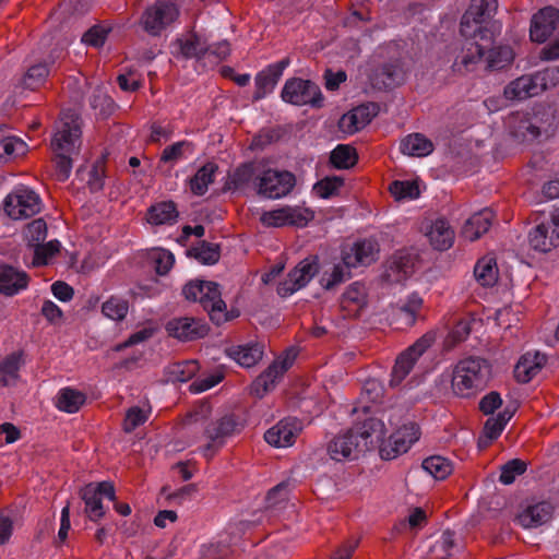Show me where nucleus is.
I'll return each instance as SVG.
<instances>
[{
    "instance_id": "nucleus-1",
    "label": "nucleus",
    "mask_w": 559,
    "mask_h": 559,
    "mask_svg": "<svg viewBox=\"0 0 559 559\" xmlns=\"http://www.w3.org/2000/svg\"><path fill=\"white\" fill-rule=\"evenodd\" d=\"M491 374L492 367L486 358L474 355L464 357L453 368L452 390L461 397L473 396L487 386Z\"/></svg>"
},
{
    "instance_id": "nucleus-2",
    "label": "nucleus",
    "mask_w": 559,
    "mask_h": 559,
    "mask_svg": "<svg viewBox=\"0 0 559 559\" xmlns=\"http://www.w3.org/2000/svg\"><path fill=\"white\" fill-rule=\"evenodd\" d=\"M186 299L198 301L209 313L211 321L221 325L235 317L233 312L227 311L225 301L222 299L219 285L211 281L194 280L187 283L182 288Z\"/></svg>"
},
{
    "instance_id": "nucleus-3",
    "label": "nucleus",
    "mask_w": 559,
    "mask_h": 559,
    "mask_svg": "<svg viewBox=\"0 0 559 559\" xmlns=\"http://www.w3.org/2000/svg\"><path fill=\"white\" fill-rule=\"evenodd\" d=\"M497 0H471L468 9L465 11L460 23V33L465 39H476L483 31L489 29L492 37L500 34L501 25L492 21L497 12Z\"/></svg>"
},
{
    "instance_id": "nucleus-4",
    "label": "nucleus",
    "mask_w": 559,
    "mask_h": 559,
    "mask_svg": "<svg viewBox=\"0 0 559 559\" xmlns=\"http://www.w3.org/2000/svg\"><path fill=\"white\" fill-rule=\"evenodd\" d=\"M246 424L243 416L237 413H227L209 423L204 429V436L209 439L204 445V455L212 457L225 444L226 439L240 433Z\"/></svg>"
},
{
    "instance_id": "nucleus-5",
    "label": "nucleus",
    "mask_w": 559,
    "mask_h": 559,
    "mask_svg": "<svg viewBox=\"0 0 559 559\" xmlns=\"http://www.w3.org/2000/svg\"><path fill=\"white\" fill-rule=\"evenodd\" d=\"M296 186V177L288 170L263 169L255 178L257 193L265 199H281L288 195Z\"/></svg>"
},
{
    "instance_id": "nucleus-6",
    "label": "nucleus",
    "mask_w": 559,
    "mask_h": 559,
    "mask_svg": "<svg viewBox=\"0 0 559 559\" xmlns=\"http://www.w3.org/2000/svg\"><path fill=\"white\" fill-rule=\"evenodd\" d=\"M281 97L285 103L294 106L310 105L313 108H321L324 100L319 85L301 78L288 79L283 86Z\"/></svg>"
},
{
    "instance_id": "nucleus-7",
    "label": "nucleus",
    "mask_w": 559,
    "mask_h": 559,
    "mask_svg": "<svg viewBox=\"0 0 559 559\" xmlns=\"http://www.w3.org/2000/svg\"><path fill=\"white\" fill-rule=\"evenodd\" d=\"M3 210L12 219L28 218L41 211V199L33 189L22 185L5 197Z\"/></svg>"
},
{
    "instance_id": "nucleus-8",
    "label": "nucleus",
    "mask_w": 559,
    "mask_h": 559,
    "mask_svg": "<svg viewBox=\"0 0 559 559\" xmlns=\"http://www.w3.org/2000/svg\"><path fill=\"white\" fill-rule=\"evenodd\" d=\"M436 340V331L430 330L397 356L390 380L391 386L399 385L406 378L416 361L433 345Z\"/></svg>"
},
{
    "instance_id": "nucleus-9",
    "label": "nucleus",
    "mask_w": 559,
    "mask_h": 559,
    "mask_svg": "<svg viewBox=\"0 0 559 559\" xmlns=\"http://www.w3.org/2000/svg\"><path fill=\"white\" fill-rule=\"evenodd\" d=\"M492 33L489 29L483 31V34L477 35L476 39H466L467 44L462 49L461 53L455 58L452 70L459 74H465L474 70V67L487 53L495 43Z\"/></svg>"
},
{
    "instance_id": "nucleus-10",
    "label": "nucleus",
    "mask_w": 559,
    "mask_h": 559,
    "mask_svg": "<svg viewBox=\"0 0 559 559\" xmlns=\"http://www.w3.org/2000/svg\"><path fill=\"white\" fill-rule=\"evenodd\" d=\"M81 117L74 112L64 114L51 139L52 152L73 153L81 145Z\"/></svg>"
},
{
    "instance_id": "nucleus-11",
    "label": "nucleus",
    "mask_w": 559,
    "mask_h": 559,
    "mask_svg": "<svg viewBox=\"0 0 559 559\" xmlns=\"http://www.w3.org/2000/svg\"><path fill=\"white\" fill-rule=\"evenodd\" d=\"M80 497L85 503L86 516L96 523L105 515L103 498L116 501V491L110 481L90 483L80 490Z\"/></svg>"
},
{
    "instance_id": "nucleus-12",
    "label": "nucleus",
    "mask_w": 559,
    "mask_h": 559,
    "mask_svg": "<svg viewBox=\"0 0 559 559\" xmlns=\"http://www.w3.org/2000/svg\"><path fill=\"white\" fill-rule=\"evenodd\" d=\"M179 16L177 7L168 1L157 0L146 8L141 16L143 29L152 36H158Z\"/></svg>"
},
{
    "instance_id": "nucleus-13",
    "label": "nucleus",
    "mask_w": 559,
    "mask_h": 559,
    "mask_svg": "<svg viewBox=\"0 0 559 559\" xmlns=\"http://www.w3.org/2000/svg\"><path fill=\"white\" fill-rule=\"evenodd\" d=\"M319 272L318 257H309L300 261L287 274V278L277 286V294L287 297L305 287Z\"/></svg>"
},
{
    "instance_id": "nucleus-14",
    "label": "nucleus",
    "mask_w": 559,
    "mask_h": 559,
    "mask_svg": "<svg viewBox=\"0 0 559 559\" xmlns=\"http://www.w3.org/2000/svg\"><path fill=\"white\" fill-rule=\"evenodd\" d=\"M419 426L416 423H408L393 432L388 442L380 445V456L383 460H393L406 453L419 438Z\"/></svg>"
},
{
    "instance_id": "nucleus-15",
    "label": "nucleus",
    "mask_w": 559,
    "mask_h": 559,
    "mask_svg": "<svg viewBox=\"0 0 559 559\" xmlns=\"http://www.w3.org/2000/svg\"><path fill=\"white\" fill-rule=\"evenodd\" d=\"M371 85L379 91H386L402 85L406 70L400 58L390 59L374 68L369 76Z\"/></svg>"
},
{
    "instance_id": "nucleus-16",
    "label": "nucleus",
    "mask_w": 559,
    "mask_h": 559,
    "mask_svg": "<svg viewBox=\"0 0 559 559\" xmlns=\"http://www.w3.org/2000/svg\"><path fill=\"white\" fill-rule=\"evenodd\" d=\"M295 353L287 352L286 356L280 360H274L251 384V393L257 397H263L272 391L277 381L293 366Z\"/></svg>"
},
{
    "instance_id": "nucleus-17",
    "label": "nucleus",
    "mask_w": 559,
    "mask_h": 559,
    "mask_svg": "<svg viewBox=\"0 0 559 559\" xmlns=\"http://www.w3.org/2000/svg\"><path fill=\"white\" fill-rule=\"evenodd\" d=\"M166 331L181 342H192L205 337L210 332V326L203 319L179 317L167 322Z\"/></svg>"
},
{
    "instance_id": "nucleus-18",
    "label": "nucleus",
    "mask_w": 559,
    "mask_h": 559,
    "mask_svg": "<svg viewBox=\"0 0 559 559\" xmlns=\"http://www.w3.org/2000/svg\"><path fill=\"white\" fill-rule=\"evenodd\" d=\"M328 453L332 460H357L366 453V442H359L355 429L349 428L343 435L334 437L328 444Z\"/></svg>"
},
{
    "instance_id": "nucleus-19",
    "label": "nucleus",
    "mask_w": 559,
    "mask_h": 559,
    "mask_svg": "<svg viewBox=\"0 0 559 559\" xmlns=\"http://www.w3.org/2000/svg\"><path fill=\"white\" fill-rule=\"evenodd\" d=\"M528 243L539 252H549L559 246V215H552L550 222L540 223L528 234Z\"/></svg>"
},
{
    "instance_id": "nucleus-20",
    "label": "nucleus",
    "mask_w": 559,
    "mask_h": 559,
    "mask_svg": "<svg viewBox=\"0 0 559 559\" xmlns=\"http://www.w3.org/2000/svg\"><path fill=\"white\" fill-rule=\"evenodd\" d=\"M379 253V245L372 239L356 241L348 250H343L342 261L346 267L370 265Z\"/></svg>"
},
{
    "instance_id": "nucleus-21",
    "label": "nucleus",
    "mask_w": 559,
    "mask_h": 559,
    "mask_svg": "<svg viewBox=\"0 0 559 559\" xmlns=\"http://www.w3.org/2000/svg\"><path fill=\"white\" fill-rule=\"evenodd\" d=\"M559 22V10L546 7L535 13L531 21L530 35L533 41L544 43L554 33Z\"/></svg>"
},
{
    "instance_id": "nucleus-22",
    "label": "nucleus",
    "mask_w": 559,
    "mask_h": 559,
    "mask_svg": "<svg viewBox=\"0 0 559 559\" xmlns=\"http://www.w3.org/2000/svg\"><path fill=\"white\" fill-rule=\"evenodd\" d=\"M368 304V293L365 284L354 282L343 293L340 301L344 318H357Z\"/></svg>"
},
{
    "instance_id": "nucleus-23",
    "label": "nucleus",
    "mask_w": 559,
    "mask_h": 559,
    "mask_svg": "<svg viewBox=\"0 0 559 559\" xmlns=\"http://www.w3.org/2000/svg\"><path fill=\"white\" fill-rule=\"evenodd\" d=\"M377 109L378 105L374 103L360 105L343 115L338 121V127L343 132L354 134L371 122L377 115Z\"/></svg>"
},
{
    "instance_id": "nucleus-24",
    "label": "nucleus",
    "mask_w": 559,
    "mask_h": 559,
    "mask_svg": "<svg viewBox=\"0 0 559 559\" xmlns=\"http://www.w3.org/2000/svg\"><path fill=\"white\" fill-rule=\"evenodd\" d=\"M289 62V58H284L278 62L267 66L263 71L257 74L253 100L264 98L266 94L274 90L283 74V71L288 67Z\"/></svg>"
},
{
    "instance_id": "nucleus-25",
    "label": "nucleus",
    "mask_w": 559,
    "mask_h": 559,
    "mask_svg": "<svg viewBox=\"0 0 559 559\" xmlns=\"http://www.w3.org/2000/svg\"><path fill=\"white\" fill-rule=\"evenodd\" d=\"M423 308L424 300L418 294L408 296L406 301L393 312V322L396 328L401 330L412 328L418 319H424Z\"/></svg>"
},
{
    "instance_id": "nucleus-26",
    "label": "nucleus",
    "mask_w": 559,
    "mask_h": 559,
    "mask_svg": "<svg viewBox=\"0 0 559 559\" xmlns=\"http://www.w3.org/2000/svg\"><path fill=\"white\" fill-rule=\"evenodd\" d=\"M355 429V436L359 442H366V452L373 449L376 443L382 441L384 436V424L376 417H367L362 421H357L352 427Z\"/></svg>"
},
{
    "instance_id": "nucleus-27",
    "label": "nucleus",
    "mask_w": 559,
    "mask_h": 559,
    "mask_svg": "<svg viewBox=\"0 0 559 559\" xmlns=\"http://www.w3.org/2000/svg\"><path fill=\"white\" fill-rule=\"evenodd\" d=\"M29 276L11 265H0V294L13 296L28 286Z\"/></svg>"
},
{
    "instance_id": "nucleus-28",
    "label": "nucleus",
    "mask_w": 559,
    "mask_h": 559,
    "mask_svg": "<svg viewBox=\"0 0 559 559\" xmlns=\"http://www.w3.org/2000/svg\"><path fill=\"white\" fill-rule=\"evenodd\" d=\"M174 45L178 47V53L183 59L201 60L210 51L207 43L194 31L189 32L185 37L177 38Z\"/></svg>"
},
{
    "instance_id": "nucleus-29",
    "label": "nucleus",
    "mask_w": 559,
    "mask_h": 559,
    "mask_svg": "<svg viewBox=\"0 0 559 559\" xmlns=\"http://www.w3.org/2000/svg\"><path fill=\"white\" fill-rule=\"evenodd\" d=\"M547 357L544 354L530 353L523 355L514 367V378L520 383L530 382L546 365Z\"/></svg>"
},
{
    "instance_id": "nucleus-30",
    "label": "nucleus",
    "mask_w": 559,
    "mask_h": 559,
    "mask_svg": "<svg viewBox=\"0 0 559 559\" xmlns=\"http://www.w3.org/2000/svg\"><path fill=\"white\" fill-rule=\"evenodd\" d=\"M552 513V504L547 501H542L527 507L521 514H519L518 521L523 527H537L550 521Z\"/></svg>"
},
{
    "instance_id": "nucleus-31",
    "label": "nucleus",
    "mask_w": 559,
    "mask_h": 559,
    "mask_svg": "<svg viewBox=\"0 0 559 559\" xmlns=\"http://www.w3.org/2000/svg\"><path fill=\"white\" fill-rule=\"evenodd\" d=\"M24 353L13 352L0 361V389L14 385L20 379V370L24 366Z\"/></svg>"
},
{
    "instance_id": "nucleus-32",
    "label": "nucleus",
    "mask_w": 559,
    "mask_h": 559,
    "mask_svg": "<svg viewBox=\"0 0 559 559\" xmlns=\"http://www.w3.org/2000/svg\"><path fill=\"white\" fill-rule=\"evenodd\" d=\"M493 218L492 211L485 209L469 217L462 228V235L469 241L479 239L486 234Z\"/></svg>"
},
{
    "instance_id": "nucleus-33",
    "label": "nucleus",
    "mask_w": 559,
    "mask_h": 559,
    "mask_svg": "<svg viewBox=\"0 0 559 559\" xmlns=\"http://www.w3.org/2000/svg\"><path fill=\"white\" fill-rule=\"evenodd\" d=\"M264 345L261 343H250L247 345H240L231 347L228 354L234 358L240 366L250 368L259 362L263 356Z\"/></svg>"
},
{
    "instance_id": "nucleus-34",
    "label": "nucleus",
    "mask_w": 559,
    "mask_h": 559,
    "mask_svg": "<svg viewBox=\"0 0 559 559\" xmlns=\"http://www.w3.org/2000/svg\"><path fill=\"white\" fill-rule=\"evenodd\" d=\"M258 175L259 173L253 162L242 163L231 174H229L228 179L225 183V189H242L252 180L254 182Z\"/></svg>"
},
{
    "instance_id": "nucleus-35",
    "label": "nucleus",
    "mask_w": 559,
    "mask_h": 559,
    "mask_svg": "<svg viewBox=\"0 0 559 559\" xmlns=\"http://www.w3.org/2000/svg\"><path fill=\"white\" fill-rule=\"evenodd\" d=\"M428 237L435 249L443 251L453 245L454 231L445 219L439 218L432 224Z\"/></svg>"
},
{
    "instance_id": "nucleus-36",
    "label": "nucleus",
    "mask_w": 559,
    "mask_h": 559,
    "mask_svg": "<svg viewBox=\"0 0 559 559\" xmlns=\"http://www.w3.org/2000/svg\"><path fill=\"white\" fill-rule=\"evenodd\" d=\"M147 222L154 225L173 224L178 217L177 205L174 201H164L147 210Z\"/></svg>"
},
{
    "instance_id": "nucleus-37",
    "label": "nucleus",
    "mask_w": 559,
    "mask_h": 559,
    "mask_svg": "<svg viewBox=\"0 0 559 559\" xmlns=\"http://www.w3.org/2000/svg\"><path fill=\"white\" fill-rule=\"evenodd\" d=\"M474 276L481 286H493L499 276L496 259L491 257H483L479 259L474 267Z\"/></svg>"
},
{
    "instance_id": "nucleus-38",
    "label": "nucleus",
    "mask_w": 559,
    "mask_h": 559,
    "mask_svg": "<svg viewBox=\"0 0 559 559\" xmlns=\"http://www.w3.org/2000/svg\"><path fill=\"white\" fill-rule=\"evenodd\" d=\"M433 151L432 142L421 133H413L401 141V152L411 156H427Z\"/></svg>"
},
{
    "instance_id": "nucleus-39",
    "label": "nucleus",
    "mask_w": 559,
    "mask_h": 559,
    "mask_svg": "<svg viewBox=\"0 0 559 559\" xmlns=\"http://www.w3.org/2000/svg\"><path fill=\"white\" fill-rule=\"evenodd\" d=\"M86 395L73 388H63L58 392L56 406L66 413H76L85 404Z\"/></svg>"
},
{
    "instance_id": "nucleus-40",
    "label": "nucleus",
    "mask_w": 559,
    "mask_h": 559,
    "mask_svg": "<svg viewBox=\"0 0 559 559\" xmlns=\"http://www.w3.org/2000/svg\"><path fill=\"white\" fill-rule=\"evenodd\" d=\"M190 258H194L202 264L213 265L218 262L221 258V246L217 243L201 240L187 250Z\"/></svg>"
},
{
    "instance_id": "nucleus-41",
    "label": "nucleus",
    "mask_w": 559,
    "mask_h": 559,
    "mask_svg": "<svg viewBox=\"0 0 559 559\" xmlns=\"http://www.w3.org/2000/svg\"><path fill=\"white\" fill-rule=\"evenodd\" d=\"M218 170L217 164L207 162L198 169L195 175L190 179V189L195 195H203L209 186L214 182L215 173Z\"/></svg>"
},
{
    "instance_id": "nucleus-42",
    "label": "nucleus",
    "mask_w": 559,
    "mask_h": 559,
    "mask_svg": "<svg viewBox=\"0 0 559 559\" xmlns=\"http://www.w3.org/2000/svg\"><path fill=\"white\" fill-rule=\"evenodd\" d=\"M296 433L289 427L288 419L281 420L264 433L265 441L274 447H288L295 441Z\"/></svg>"
},
{
    "instance_id": "nucleus-43",
    "label": "nucleus",
    "mask_w": 559,
    "mask_h": 559,
    "mask_svg": "<svg viewBox=\"0 0 559 559\" xmlns=\"http://www.w3.org/2000/svg\"><path fill=\"white\" fill-rule=\"evenodd\" d=\"M50 73L46 62L31 66L21 80V84L28 90L35 91L41 87Z\"/></svg>"
},
{
    "instance_id": "nucleus-44",
    "label": "nucleus",
    "mask_w": 559,
    "mask_h": 559,
    "mask_svg": "<svg viewBox=\"0 0 559 559\" xmlns=\"http://www.w3.org/2000/svg\"><path fill=\"white\" fill-rule=\"evenodd\" d=\"M357 160L358 155L356 150L346 144L337 145L330 156L331 164L337 169H348L355 166Z\"/></svg>"
},
{
    "instance_id": "nucleus-45",
    "label": "nucleus",
    "mask_w": 559,
    "mask_h": 559,
    "mask_svg": "<svg viewBox=\"0 0 559 559\" xmlns=\"http://www.w3.org/2000/svg\"><path fill=\"white\" fill-rule=\"evenodd\" d=\"M413 273V264L407 255L396 257L389 264L384 276L389 282H401Z\"/></svg>"
},
{
    "instance_id": "nucleus-46",
    "label": "nucleus",
    "mask_w": 559,
    "mask_h": 559,
    "mask_svg": "<svg viewBox=\"0 0 559 559\" xmlns=\"http://www.w3.org/2000/svg\"><path fill=\"white\" fill-rule=\"evenodd\" d=\"M199 371L197 360H182L174 362L168 367V376L174 382H187Z\"/></svg>"
},
{
    "instance_id": "nucleus-47",
    "label": "nucleus",
    "mask_w": 559,
    "mask_h": 559,
    "mask_svg": "<svg viewBox=\"0 0 559 559\" xmlns=\"http://www.w3.org/2000/svg\"><path fill=\"white\" fill-rule=\"evenodd\" d=\"M421 466L436 479H445L453 469L451 461L440 455L425 459Z\"/></svg>"
},
{
    "instance_id": "nucleus-48",
    "label": "nucleus",
    "mask_w": 559,
    "mask_h": 559,
    "mask_svg": "<svg viewBox=\"0 0 559 559\" xmlns=\"http://www.w3.org/2000/svg\"><path fill=\"white\" fill-rule=\"evenodd\" d=\"M535 88L533 81L528 76H521L512 81L504 90V94L510 99H525L531 97Z\"/></svg>"
},
{
    "instance_id": "nucleus-49",
    "label": "nucleus",
    "mask_w": 559,
    "mask_h": 559,
    "mask_svg": "<svg viewBox=\"0 0 559 559\" xmlns=\"http://www.w3.org/2000/svg\"><path fill=\"white\" fill-rule=\"evenodd\" d=\"M471 334V324L468 321L460 320L450 330L443 341V349L452 350L459 344L464 342Z\"/></svg>"
},
{
    "instance_id": "nucleus-50",
    "label": "nucleus",
    "mask_w": 559,
    "mask_h": 559,
    "mask_svg": "<svg viewBox=\"0 0 559 559\" xmlns=\"http://www.w3.org/2000/svg\"><path fill=\"white\" fill-rule=\"evenodd\" d=\"M47 237V224L43 218H36L28 223L24 229V239L32 248H36Z\"/></svg>"
},
{
    "instance_id": "nucleus-51",
    "label": "nucleus",
    "mask_w": 559,
    "mask_h": 559,
    "mask_svg": "<svg viewBox=\"0 0 559 559\" xmlns=\"http://www.w3.org/2000/svg\"><path fill=\"white\" fill-rule=\"evenodd\" d=\"M389 191L396 200L416 199L420 194L418 183L411 180H394L390 183Z\"/></svg>"
},
{
    "instance_id": "nucleus-52",
    "label": "nucleus",
    "mask_w": 559,
    "mask_h": 559,
    "mask_svg": "<svg viewBox=\"0 0 559 559\" xmlns=\"http://www.w3.org/2000/svg\"><path fill=\"white\" fill-rule=\"evenodd\" d=\"M286 212L289 227L304 228L314 218V212L308 207L286 205Z\"/></svg>"
},
{
    "instance_id": "nucleus-53",
    "label": "nucleus",
    "mask_w": 559,
    "mask_h": 559,
    "mask_svg": "<svg viewBox=\"0 0 559 559\" xmlns=\"http://www.w3.org/2000/svg\"><path fill=\"white\" fill-rule=\"evenodd\" d=\"M129 304L119 297H110L102 306L103 313L116 321L123 320L128 313Z\"/></svg>"
},
{
    "instance_id": "nucleus-54",
    "label": "nucleus",
    "mask_w": 559,
    "mask_h": 559,
    "mask_svg": "<svg viewBox=\"0 0 559 559\" xmlns=\"http://www.w3.org/2000/svg\"><path fill=\"white\" fill-rule=\"evenodd\" d=\"M344 186V179L338 176L325 177L319 180L314 186L313 190L317 195L323 199H329L336 195L340 188Z\"/></svg>"
},
{
    "instance_id": "nucleus-55",
    "label": "nucleus",
    "mask_w": 559,
    "mask_h": 559,
    "mask_svg": "<svg viewBox=\"0 0 559 559\" xmlns=\"http://www.w3.org/2000/svg\"><path fill=\"white\" fill-rule=\"evenodd\" d=\"M26 153V144L16 136H7L0 141V157L16 158Z\"/></svg>"
},
{
    "instance_id": "nucleus-56",
    "label": "nucleus",
    "mask_w": 559,
    "mask_h": 559,
    "mask_svg": "<svg viewBox=\"0 0 559 559\" xmlns=\"http://www.w3.org/2000/svg\"><path fill=\"white\" fill-rule=\"evenodd\" d=\"M527 469V464L521 459H513L508 461L501 466V474L499 480L504 485L512 484L516 476L524 474Z\"/></svg>"
},
{
    "instance_id": "nucleus-57",
    "label": "nucleus",
    "mask_w": 559,
    "mask_h": 559,
    "mask_svg": "<svg viewBox=\"0 0 559 559\" xmlns=\"http://www.w3.org/2000/svg\"><path fill=\"white\" fill-rule=\"evenodd\" d=\"M194 145L189 141H179L171 145L166 146L160 155L163 163H176L181 159L186 152L192 153Z\"/></svg>"
},
{
    "instance_id": "nucleus-58",
    "label": "nucleus",
    "mask_w": 559,
    "mask_h": 559,
    "mask_svg": "<svg viewBox=\"0 0 559 559\" xmlns=\"http://www.w3.org/2000/svg\"><path fill=\"white\" fill-rule=\"evenodd\" d=\"M60 247L61 246L58 240H51L47 243L41 242L34 249L33 265H47L49 260L59 252Z\"/></svg>"
},
{
    "instance_id": "nucleus-59",
    "label": "nucleus",
    "mask_w": 559,
    "mask_h": 559,
    "mask_svg": "<svg viewBox=\"0 0 559 559\" xmlns=\"http://www.w3.org/2000/svg\"><path fill=\"white\" fill-rule=\"evenodd\" d=\"M488 67L491 69H502L513 60V52L509 47L495 48L493 44L487 49Z\"/></svg>"
},
{
    "instance_id": "nucleus-60",
    "label": "nucleus",
    "mask_w": 559,
    "mask_h": 559,
    "mask_svg": "<svg viewBox=\"0 0 559 559\" xmlns=\"http://www.w3.org/2000/svg\"><path fill=\"white\" fill-rule=\"evenodd\" d=\"M55 157L52 162L55 164V176L59 181H66L72 169V159L70 155L72 153L67 152H53Z\"/></svg>"
},
{
    "instance_id": "nucleus-61",
    "label": "nucleus",
    "mask_w": 559,
    "mask_h": 559,
    "mask_svg": "<svg viewBox=\"0 0 559 559\" xmlns=\"http://www.w3.org/2000/svg\"><path fill=\"white\" fill-rule=\"evenodd\" d=\"M260 222L265 227L281 228L287 226L286 206L263 212Z\"/></svg>"
},
{
    "instance_id": "nucleus-62",
    "label": "nucleus",
    "mask_w": 559,
    "mask_h": 559,
    "mask_svg": "<svg viewBox=\"0 0 559 559\" xmlns=\"http://www.w3.org/2000/svg\"><path fill=\"white\" fill-rule=\"evenodd\" d=\"M147 420V415L145 412L138 407L133 406L128 409L126 417L123 419L122 428L127 433L132 432L139 426L143 425Z\"/></svg>"
},
{
    "instance_id": "nucleus-63",
    "label": "nucleus",
    "mask_w": 559,
    "mask_h": 559,
    "mask_svg": "<svg viewBox=\"0 0 559 559\" xmlns=\"http://www.w3.org/2000/svg\"><path fill=\"white\" fill-rule=\"evenodd\" d=\"M346 266L336 264L334 265L332 273L326 278L325 276L322 277V285L326 290L333 289L335 286L340 285L341 283H344L346 280L350 277V273L346 271ZM326 275V273L324 274Z\"/></svg>"
},
{
    "instance_id": "nucleus-64",
    "label": "nucleus",
    "mask_w": 559,
    "mask_h": 559,
    "mask_svg": "<svg viewBox=\"0 0 559 559\" xmlns=\"http://www.w3.org/2000/svg\"><path fill=\"white\" fill-rule=\"evenodd\" d=\"M281 138L280 131L276 129H263L253 136L251 148L263 150L265 146L277 142Z\"/></svg>"
}]
</instances>
